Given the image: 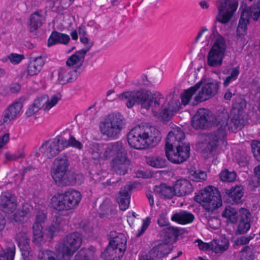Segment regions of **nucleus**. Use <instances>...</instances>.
<instances>
[{
  "label": "nucleus",
  "mask_w": 260,
  "mask_h": 260,
  "mask_svg": "<svg viewBox=\"0 0 260 260\" xmlns=\"http://www.w3.org/2000/svg\"><path fill=\"white\" fill-rule=\"evenodd\" d=\"M229 114L226 111L220 113L215 119L217 122V130L202 135L201 139L206 145L202 150V155L204 158H208L217 154L219 142L226 137L228 129L233 132L243 126L244 120L240 115H235L229 123Z\"/></svg>",
  "instance_id": "1"
},
{
  "label": "nucleus",
  "mask_w": 260,
  "mask_h": 260,
  "mask_svg": "<svg viewBox=\"0 0 260 260\" xmlns=\"http://www.w3.org/2000/svg\"><path fill=\"white\" fill-rule=\"evenodd\" d=\"M166 155L174 164H180L189 156L190 145L185 140V134L180 127H177L167 135L165 145Z\"/></svg>",
  "instance_id": "2"
},
{
  "label": "nucleus",
  "mask_w": 260,
  "mask_h": 260,
  "mask_svg": "<svg viewBox=\"0 0 260 260\" xmlns=\"http://www.w3.org/2000/svg\"><path fill=\"white\" fill-rule=\"evenodd\" d=\"M161 138L160 132L154 126L138 125L133 127L127 135L128 144L138 150L154 147Z\"/></svg>",
  "instance_id": "3"
},
{
  "label": "nucleus",
  "mask_w": 260,
  "mask_h": 260,
  "mask_svg": "<svg viewBox=\"0 0 260 260\" xmlns=\"http://www.w3.org/2000/svg\"><path fill=\"white\" fill-rule=\"evenodd\" d=\"M148 105L149 109H151L155 116L162 120H168L178 110L179 102L178 100H171L167 103L160 92H155L151 94Z\"/></svg>",
  "instance_id": "4"
},
{
  "label": "nucleus",
  "mask_w": 260,
  "mask_h": 260,
  "mask_svg": "<svg viewBox=\"0 0 260 260\" xmlns=\"http://www.w3.org/2000/svg\"><path fill=\"white\" fill-rule=\"evenodd\" d=\"M210 38L215 41L208 52L206 63L212 68H219L223 63L226 45L225 40L217 31L213 30Z\"/></svg>",
  "instance_id": "5"
},
{
  "label": "nucleus",
  "mask_w": 260,
  "mask_h": 260,
  "mask_svg": "<svg viewBox=\"0 0 260 260\" xmlns=\"http://www.w3.org/2000/svg\"><path fill=\"white\" fill-rule=\"evenodd\" d=\"M124 117L119 113L109 114L100 122V129L103 135L116 139L121 131L125 127Z\"/></svg>",
  "instance_id": "6"
},
{
  "label": "nucleus",
  "mask_w": 260,
  "mask_h": 260,
  "mask_svg": "<svg viewBox=\"0 0 260 260\" xmlns=\"http://www.w3.org/2000/svg\"><path fill=\"white\" fill-rule=\"evenodd\" d=\"M69 165L66 155L60 156L54 160L52 177L57 185L65 186L73 183V180H70L67 174Z\"/></svg>",
  "instance_id": "7"
},
{
  "label": "nucleus",
  "mask_w": 260,
  "mask_h": 260,
  "mask_svg": "<svg viewBox=\"0 0 260 260\" xmlns=\"http://www.w3.org/2000/svg\"><path fill=\"white\" fill-rule=\"evenodd\" d=\"M151 92L150 90L141 88L140 90L128 91L119 95L121 100H126L127 108H132L135 104L140 105L142 108L149 109L148 102Z\"/></svg>",
  "instance_id": "8"
},
{
  "label": "nucleus",
  "mask_w": 260,
  "mask_h": 260,
  "mask_svg": "<svg viewBox=\"0 0 260 260\" xmlns=\"http://www.w3.org/2000/svg\"><path fill=\"white\" fill-rule=\"evenodd\" d=\"M82 235L75 232L66 235L56 247L63 257H71L80 247L82 242Z\"/></svg>",
  "instance_id": "9"
},
{
  "label": "nucleus",
  "mask_w": 260,
  "mask_h": 260,
  "mask_svg": "<svg viewBox=\"0 0 260 260\" xmlns=\"http://www.w3.org/2000/svg\"><path fill=\"white\" fill-rule=\"evenodd\" d=\"M238 6L237 0H217L218 15L216 20L221 23H227L233 16Z\"/></svg>",
  "instance_id": "10"
},
{
  "label": "nucleus",
  "mask_w": 260,
  "mask_h": 260,
  "mask_svg": "<svg viewBox=\"0 0 260 260\" xmlns=\"http://www.w3.org/2000/svg\"><path fill=\"white\" fill-rule=\"evenodd\" d=\"M61 140L60 135H58L54 139L45 142L39 148V153H37L36 156L38 157L41 154L42 156L47 158H53L64 149Z\"/></svg>",
  "instance_id": "11"
},
{
  "label": "nucleus",
  "mask_w": 260,
  "mask_h": 260,
  "mask_svg": "<svg viewBox=\"0 0 260 260\" xmlns=\"http://www.w3.org/2000/svg\"><path fill=\"white\" fill-rule=\"evenodd\" d=\"M216 116H213L209 114V111L205 109H200L193 117L191 124L195 129H205L212 125L217 126L216 121Z\"/></svg>",
  "instance_id": "12"
},
{
  "label": "nucleus",
  "mask_w": 260,
  "mask_h": 260,
  "mask_svg": "<svg viewBox=\"0 0 260 260\" xmlns=\"http://www.w3.org/2000/svg\"><path fill=\"white\" fill-rule=\"evenodd\" d=\"M81 196H53L52 206L55 209L68 210L75 208L80 202Z\"/></svg>",
  "instance_id": "13"
},
{
  "label": "nucleus",
  "mask_w": 260,
  "mask_h": 260,
  "mask_svg": "<svg viewBox=\"0 0 260 260\" xmlns=\"http://www.w3.org/2000/svg\"><path fill=\"white\" fill-rule=\"evenodd\" d=\"M199 83L202 87L198 95L195 96L194 100L197 103L206 101L216 95L220 84V82L215 80H212L204 83L202 82Z\"/></svg>",
  "instance_id": "14"
},
{
  "label": "nucleus",
  "mask_w": 260,
  "mask_h": 260,
  "mask_svg": "<svg viewBox=\"0 0 260 260\" xmlns=\"http://www.w3.org/2000/svg\"><path fill=\"white\" fill-rule=\"evenodd\" d=\"M15 240L21 251L23 260H30L33 255V251L29 245L30 239L26 229H23L15 236Z\"/></svg>",
  "instance_id": "15"
},
{
  "label": "nucleus",
  "mask_w": 260,
  "mask_h": 260,
  "mask_svg": "<svg viewBox=\"0 0 260 260\" xmlns=\"http://www.w3.org/2000/svg\"><path fill=\"white\" fill-rule=\"evenodd\" d=\"M221 196H194V200L208 211H213L221 205Z\"/></svg>",
  "instance_id": "16"
},
{
  "label": "nucleus",
  "mask_w": 260,
  "mask_h": 260,
  "mask_svg": "<svg viewBox=\"0 0 260 260\" xmlns=\"http://www.w3.org/2000/svg\"><path fill=\"white\" fill-rule=\"evenodd\" d=\"M23 104L21 102H15L11 104L5 111L3 114V121L8 123L19 116Z\"/></svg>",
  "instance_id": "17"
},
{
  "label": "nucleus",
  "mask_w": 260,
  "mask_h": 260,
  "mask_svg": "<svg viewBox=\"0 0 260 260\" xmlns=\"http://www.w3.org/2000/svg\"><path fill=\"white\" fill-rule=\"evenodd\" d=\"M91 47V45L89 44L86 48L76 51L66 61L67 66L69 68L74 66L80 68L83 64L85 55Z\"/></svg>",
  "instance_id": "18"
},
{
  "label": "nucleus",
  "mask_w": 260,
  "mask_h": 260,
  "mask_svg": "<svg viewBox=\"0 0 260 260\" xmlns=\"http://www.w3.org/2000/svg\"><path fill=\"white\" fill-rule=\"evenodd\" d=\"M240 218L237 231L240 234L246 233L250 228L252 221V215L250 212L246 209H242L240 211Z\"/></svg>",
  "instance_id": "19"
},
{
  "label": "nucleus",
  "mask_w": 260,
  "mask_h": 260,
  "mask_svg": "<svg viewBox=\"0 0 260 260\" xmlns=\"http://www.w3.org/2000/svg\"><path fill=\"white\" fill-rule=\"evenodd\" d=\"M77 70L69 67L59 69L58 72V81L62 85L72 82L76 79Z\"/></svg>",
  "instance_id": "20"
},
{
  "label": "nucleus",
  "mask_w": 260,
  "mask_h": 260,
  "mask_svg": "<svg viewBox=\"0 0 260 260\" xmlns=\"http://www.w3.org/2000/svg\"><path fill=\"white\" fill-rule=\"evenodd\" d=\"M173 248V245L169 242H161L151 249L150 254L154 257L160 258L169 254Z\"/></svg>",
  "instance_id": "21"
},
{
  "label": "nucleus",
  "mask_w": 260,
  "mask_h": 260,
  "mask_svg": "<svg viewBox=\"0 0 260 260\" xmlns=\"http://www.w3.org/2000/svg\"><path fill=\"white\" fill-rule=\"evenodd\" d=\"M125 250L118 248L109 244L105 250L101 253V257L106 260H120Z\"/></svg>",
  "instance_id": "22"
},
{
  "label": "nucleus",
  "mask_w": 260,
  "mask_h": 260,
  "mask_svg": "<svg viewBox=\"0 0 260 260\" xmlns=\"http://www.w3.org/2000/svg\"><path fill=\"white\" fill-rule=\"evenodd\" d=\"M17 208L15 196H0V210L3 212L12 213Z\"/></svg>",
  "instance_id": "23"
},
{
  "label": "nucleus",
  "mask_w": 260,
  "mask_h": 260,
  "mask_svg": "<svg viewBox=\"0 0 260 260\" xmlns=\"http://www.w3.org/2000/svg\"><path fill=\"white\" fill-rule=\"evenodd\" d=\"M44 63L45 58L42 56L31 58L27 67L28 75L32 76L38 74L41 71Z\"/></svg>",
  "instance_id": "24"
},
{
  "label": "nucleus",
  "mask_w": 260,
  "mask_h": 260,
  "mask_svg": "<svg viewBox=\"0 0 260 260\" xmlns=\"http://www.w3.org/2000/svg\"><path fill=\"white\" fill-rule=\"evenodd\" d=\"M129 164V160L126 156L118 159L113 158L112 167L117 174L123 175L127 172Z\"/></svg>",
  "instance_id": "25"
},
{
  "label": "nucleus",
  "mask_w": 260,
  "mask_h": 260,
  "mask_svg": "<svg viewBox=\"0 0 260 260\" xmlns=\"http://www.w3.org/2000/svg\"><path fill=\"white\" fill-rule=\"evenodd\" d=\"M172 195H189L192 191V185L187 180H178L173 186Z\"/></svg>",
  "instance_id": "26"
},
{
  "label": "nucleus",
  "mask_w": 260,
  "mask_h": 260,
  "mask_svg": "<svg viewBox=\"0 0 260 260\" xmlns=\"http://www.w3.org/2000/svg\"><path fill=\"white\" fill-rule=\"evenodd\" d=\"M61 143L63 145L64 149L69 146L81 149L83 145L81 142L76 140L75 138L71 135L69 131H64L60 135Z\"/></svg>",
  "instance_id": "27"
},
{
  "label": "nucleus",
  "mask_w": 260,
  "mask_h": 260,
  "mask_svg": "<svg viewBox=\"0 0 260 260\" xmlns=\"http://www.w3.org/2000/svg\"><path fill=\"white\" fill-rule=\"evenodd\" d=\"M96 250L92 246L87 248H82L75 255L73 260H96Z\"/></svg>",
  "instance_id": "28"
},
{
  "label": "nucleus",
  "mask_w": 260,
  "mask_h": 260,
  "mask_svg": "<svg viewBox=\"0 0 260 260\" xmlns=\"http://www.w3.org/2000/svg\"><path fill=\"white\" fill-rule=\"evenodd\" d=\"M70 40V38L69 35L56 31H53L48 40L47 46L51 47L57 44L66 45L69 43Z\"/></svg>",
  "instance_id": "29"
},
{
  "label": "nucleus",
  "mask_w": 260,
  "mask_h": 260,
  "mask_svg": "<svg viewBox=\"0 0 260 260\" xmlns=\"http://www.w3.org/2000/svg\"><path fill=\"white\" fill-rule=\"evenodd\" d=\"M171 219L179 224H186L191 223L194 219V216L192 213L182 210L174 214Z\"/></svg>",
  "instance_id": "30"
},
{
  "label": "nucleus",
  "mask_w": 260,
  "mask_h": 260,
  "mask_svg": "<svg viewBox=\"0 0 260 260\" xmlns=\"http://www.w3.org/2000/svg\"><path fill=\"white\" fill-rule=\"evenodd\" d=\"M242 13L246 14V17L248 19L251 18L253 21H257L260 17V0H257L251 6L245 8Z\"/></svg>",
  "instance_id": "31"
},
{
  "label": "nucleus",
  "mask_w": 260,
  "mask_h": 260,
  "mask_svg": "<svg viewBox=\"0 0 260 260\" xmlns=\"http://www.w3.org/2000/svg\"><path fill=\"white\" fill-rule=\"evenodd\" d=\"M165 238L170 242H175L178 239V237L184 233V230L180 228L169 226L162 231Z\"/></svg>",
  "instance_id": "32"
},
{
  "label": "nucleus",
  "mask_w": 260,
  "mask_h": 260,
  "mask_svg": "<svg viewBox=\"0 0 260 260\" xmlns=\"http://www.w3.org/2000/svg\"><path fill=\"white\" fill-rule=\"evenodd\" d=\"M245 15L241 13L237 28V38L239 41H245L244 37L246 34L247 25L249 23V19Z\"/></svg>",
  "instance_id": "33"
},
{
  "label": "nucleus",
  "mask_w": 260,
  "mask_h": 260,
  "mask_svg": "<svg viewBox=\"0 0 260 260\" xmlns=\"http://www.w3.org/2000/svg\"><path fill=\"white\" fill-rule=\"evenodd\" d=\"M110 236L111 238L110 244L117 247L118 248H121L122 249H126V239L123 234L112 231L110 232Z\"/></svg>",
  "instance_id": "34"
},
{
  "label": "nucleus",
  "mask_w": 260,
  "mask_h": 260,
  "mask_svg": "<svg viewBox=\"0 0 260 260\" xmlns=\"http://www.w3.org/2000/svg\"><path fill=\"white\" fill-rule=\"evenodd\" d=\"M103 213L99 215L100 217L104 219H110L116 213V207L108 201H105L101 206Z\"/></svg>",
  "instance_id": "35"
},
{
  "label": "nucleus",
  "mask_w": 260,
  "mask_h": 260,
  "mask_svg": "<svg viewBox=\"0 0 260 260\" xmlns=\"http://www.w3.org/2000/svg\"><path fill=\"white\" fill-rule=\"evenodd\" d=\"M32 209V207L28 204H24L21 211H17L13 214V220L17 222H26Z\"/></svg>",
  "instance_id": "36"
},
{
  "label": "nucleus",
  "mask_w": 260,
  "mask_h": 260,
  "mask_svg": "<svg viewBox=\"0 0 260 260\" xmlns=\"http://www.w3.org/2000/svg\"><path fill=\"white\" fill-rule=\"evenodd\" d=\"M45 17L42 12H36L30 17V31L34 32L41 27L45 21Z\"/></svg>",
  "instance_id": "37"
},
{
  "label": "nucleus",
  "mask_w": 260,
  "mask_h": 260,
  "mask_svg": "<svg viewBox=\"0 0 260 260\" xmlns=\"http://www.w3.org/2000/svg\"><path fill=\"white\" fill-rule=\"evenodd\" d=\"M147 164L155 168H162L167 166V160L162 156L151 155L146 157Z\"/></svg>",
  "instance_id": "38"
},
{
  "label": "nucleus",
  "mask_w": 260,
  "mask_h": 260,
  "mask_svg": "<svg viewBox=\"0 0 260 260\" xmlns=\"http://www.w3.org/2000/svg\"><path fill=\"white\" fill-rule=\"evenodd\" d=\"M45 96H42L35 100L34 103L27 109L25 114L27 117H30L37 112L45 104Z\"/></svg>",
  "instance_id": "39"
},
{
  "label": "nucleus",
  "mask_w": 260,
  "mask_h": 260,
  "mask_svg": "<svg viewBox=\"0 0 260 260\" xmlns=\"http://www.w3.org/2000/svg\"><path fill=\"white\" fill-rule=\"evenodd\" d=\"M211 250L216 253H221L229 247V241L226 238L213 240L211 242Z\"/></svg>",
  "instance_id": "40"
},
{
  "label": "nucleus",
  "mask_w": 260,
  "mask_h": 260,
  "mask_svg": "<svg viewBox=\"0 0 260 260\" xmlns=\"http://www.w3.org/2000/svg\"><path fill=\"white\" fill-rule=\"evenodd\" d=\"M15 253V244L11 242H7L5 250L0 253V260H14Z\"/></svg>",
  "instance_id": "41"
},
{
  "label": "nucleus",
  "mask_w": 260,
  "mask_h": 260,
  "mask_svg": "<svg viewBox=\"0 0 260 260\" xmlns=\"http://www.w3.org/2000/svg\"><path fill=\"white\" fill-rule=\"evenodd\" d=\"M222 216L226 218L231 223H236L238 221L239 214L236 209L228 206L223 211Z\"/></svg>",
  "instance_id": "42"
},
{
  "label": "nucleus",
  "mask_w": 260,
  "mask_h": 260,
  "mask_svg": "<svg viewBox=\"0 0 260 260\" xmlns=\"http://www.w3.org/2000/svg\"><path fill=\"white\" fill-rule=\"evenodd\" d=\"M200 83H197L194 86H192L188 89L184 91L181 94V102L182 104L186 106L187 105L192 95L195 92L200 88Z\"/></svg>",
  "instance_id": "43"
},
{
  "label": "nucleus",
  "mask_w": 260,
  "mask_h": 260,
  "mask_svg": "<svg viewBox=\"0 0 260 260\" xmlns=\"http://www.w3.org/2000/svg\"><path fill=\"white\" fill-rule=\"evenodd\" d=\"M154 192L159 195H172L174 193L173 186L165 183L156 185L153 187Z\"/></svg>",
  "instance_id": "44"
},
{
  "label": "nucleus",
  "mask_w": 260,
  "mask_h": 260,
  "mask_svg": "<svg viewBox=\"0 0 260 260\" xmlns=\"http://www.w3.org/2000/svg\"><path fill=\"white\" fill-rule=\"evenodd\" d=\"M42 230V226L40 223H34L32 226V241L37 244H40L43 240L44 235Z\"/></svg>",
  "instance_id": "45"
},
{
  "label": "nucleus",
  "mask_w": 260,
  "mask_h": 260,
  "mask_svg": "<svg viewBox=\"0 0 260 260\" xmlns=\"http://www.w3.org/2000/svg\"><path fill=\"white\" fill-rule=\"evenodd\" d=\"M115 153L114 158H120L126 156L127 152L121 141L112 143Z\"/></svg>",
  "instance_id": "46"
},
{
  "label": "nucleus",
  "mask_w": 260,
  "mask_h": 260,
  "mask_svg": "<svg viewBox=\"0 0 260 260\" xmlns=\"http://www.w3.org/2000/svg\"><path fill=\"white\" fill-rule=\"evenodd\" d=\"M240 74V67L233 68L229 76H227L223 81V85L228 86L230 83L236 81Z\"/></svg>",
  "instance_id": "47"
},
{
  "label": "nucleus",
  "mask_w": 260,
  "mask_h": 260,
  "mask_svg": "<svg viewBox=\"0 0 260 260\" xmlns=\"http://www.w3.org/2000/svg\"><path fill=\"white\" fill-rule=\"evenodd\" d=\"M104 150V146L96 143L92 144L90 149L89 153L94 159H98L101 157V154Z\"/></svg>",
  "instance_id": "48"
},
{
  "label": "nucleus",
  "mask_w": 260,
  "mask_h": 260,
  "mask_svg": "<svg viewBox=\"0 0 260 260\" xmlns=\"http://www.w3.org/2000/svg\"><path fill=\"white\" fill-rule=\"evenodd\" d=\"M241 253L242 260H253L254 257L253 247L246 246L241 249Z\"/></svg>",
  "instance_id": "49"
},
{
  "label": "nucleus",
  "mask_w": 260,
  "mask_h": 260,
  "mask_svg": "<svg viewBox=\"0 0 260 260\" xmlns=\"http://www.w3.org/2000/svg\"><path fill=\"white\" fill-rule=\"evenodd\" d=\"M219 176L220 180L223 182H232L236 178V174L235 172H230L228 170L221 172Z\"/></svg>",
  "instance_id": "50"
},
{
  "label": "nucleus",
  "mask_w": 260,
  "mask_h": 260,
  "mask_svg": "<svg viewBox=\"0 0 260 260\" xmlns=\"http://www.w3.org/2000/svg\"><path fill=\"white\" fill-rule=\"evenodd\" d=\"M130 196H117L116 200L122 211L126 210L130 204Z\"/></svg>",
  "instance_id": "51"
},
{
  "label": "nucleus",
  "mask_w": 260,
  "mask_h": 260,
  "mask_svg": "<svg viewBox=\"0 0 260 260\" xmlns=\"http://www.w3.org/2000/svg\"><path fill=\"white\" fill-rule=\"evenodd\" d=\"M138 185L139 183L135 182H129L121 188L119 195H130L134 192L136 186Z\"/></svg>",
  "instance_id": "52"
},
{
  "label": "nucleus",
  "mask_w": 260,
  "mask_h": 260,
  "mask_svg": "<svg viewBox=\"0 0 260 260\" xmlns=\"http://www.w3.org/2000/svg\"><path fill=\"white\" fill-rule=\"evenodd\" d=\"M138 185L139 183L135 182H129L121 188L119 195H130L134 192L136 186Z\"/></svg>",
  "instance_id": "53"
},
{
  "label": "nucleus",
  "mask_w": 260,
  "mask_h": 260,
  "mask_svg": "<svg viewBox=\"0 0 260 260\" xmlns=\"http://www.w3.org/2000/svg\"><path fill=\"white\" fill-rule=\"evenodd\" d=\"M189 177L190 180L193 181L200 182L206 179L207 174L203 171H196L192 172V173L191 172Z\"/></svg>",
  "instance_id": "54"
},
{
  "label": "nucleus",
  "mask_w": 260,
  "mask_h": 260,
  "mask_svg": "<svg viewBox=\"0 0 260 260\" xmlns=\"http://www.w3.org/2000/svg\"><path fill=\"white\" fill-rule=\"evenodd\" d=\"M61 95L60 94V93H58L53 95L49 101H47L45 100V103H46V105L44 108V110H50L52 107L54 106L58 103V102L61 99Z\"/></svg>",
  "instance_id": "55"
},
{
  "label": "nucleus",
  "mask_w": 260,
  "mask_h": 260,
  "mask_svg": "<svg viewBox=\"0 0 260 260\" xmlns=\"http://www.w3.org/2000/svg\"><path fill=\"white\" fill-rule=\"evenodd\" d=\"M255 178L256 179L257 183L255 184L253 180L249 181V185L251 189H254L260 185V165L255 167Z\"/></svg>",
  "instance_id": "56"
},
{
  "label": "nucleus",
  "mask_w": 260,
  "mask_h": 260,
  "mask_svg": "<svg viewBox=\"0 0 260 260\" xmlns=\"http://www.w3.org/2000/svg\"><path fill=\"white\" fill-rule=\"evenodd\" d=\"M220 195V192L217 188L212 185H209L201 191L200 195Z\"/></svg>",
  "instance_id": "57"
},
{
  "label": "nucleus",
  "mask_w": 260,
  "mask_h": 260,
  "mask_svg": "<svg viewBox=\"0 0 260 260\" xmlns=\"http://www.w3.org/2000/svg\"><path fill=\"white\" fill-rule=\"evenodd\" d=\"M251 149L255 158L260 161V141H253L251 144Z\"/></svg>",
  "instance_id": "58"
},
{
  "label": "nucleus",
  "mask_w": 260,
  "mask_h": 260,
  "mask_svg": "<svg viewBox=\"0 0 260 260\" xmlns=\"http://www.w3.org/2000/svg\"><path fill=\"white\" fill-rule=\"evenodd\" d=\"M8 58L12 64H17L24 59V55L23 54L12 53L8 56Z\"/></svg>",
  "instance_id": "59"
},
{
  "label": "nucleus",
  "mask_w": 260,
  "mask_h": 260,
  "mask_svg": "<svg viewBox=\"0 0 260 260\" xmlns=\"http://www.w3.org/2000/svg\"><path fill=\"white\" fill-rule=\"evenodd\" d=\"M243 188L242 185H238L231 187L230 189H226L225 192L227 195H243Z\"/></svg>",
  "instance_id": "60"
},
{
  "label": "nucleus",
  "mask_w": 260,
  "mask_h": 260,
  "mask_svg": "<svg viewBox=\"0 0 260 260\" xmlns=\"http://www.w3.org/2000/svg\"><path fill=\"white\" fill-rule=\"evenodd\" d=\"M104 150L103 155L105 158H109L113 156L115 157V153L112 143L106 145L105 147L104 148Z\"/></svg>",
  "instance_id": "61"
},
{
  "label": "nucleus",
  "mask_w": 260,
  "mask_h": 260,
  "mask_svg": "<svg viewBox=\"0 0 260 260\" xmlns=\"http://www.w3.org/2000/svg\"><path fill=\"white\" fill-rule=\"evenodd\" d=\"M254 237V234H250L247 236H243L237 238L236 244L238 245H242L248 244Z\"/></svg>",
  "instance_id": "62"
},
{
  "label": "nucleus",
  "mask_w": 260,
  "mask_h": 260,
  "mask_svg": "<svg viewBox=\"0 0 260 260\" xmlns=\"http://www.w3.org/2000/svg\"><path fill=\"white\" fill-rule=\"evenodd\" d=\"M157 223L160 227H164L169 225V221L166 212L162 213L159 215L157 219Z\"/></svg>",
  "instance_id": "63"
},
{
  "label": "nucleus",
  "mask_w": 260,
  "mask_h": 260,
  "mask_svg": "<svg viewBox=\"0 0 260 260\" xmlns=\"http://www.w3.org/2000/svg\"><path fill=\"white\" fill-rule=\"evenodd\" d=\"M6 158L10 161L17 160L19 158L24 157V154L22 152H18L14 154H10V153H6L5 154Z\"/></svg>",
  "instance_id": "64"
}]
</instances>
